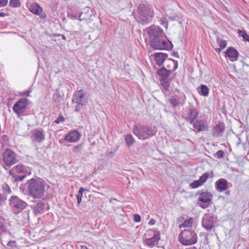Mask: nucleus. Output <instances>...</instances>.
<instances>
[{
    "label": "nucleus",
    "instance_id": "37998d69",
    "mask_svg": "<svg viewBox=\"0 0 249 249\" xmlns=\"http://www.w3.org/2000/svg\"><path fill=\"white\" fill-rule=\"evenodd\" d=\"M30 92H31V90L24 91L20 93V95L25 96H30Z\"/></svg>",
    "mask_w": 249,
    "mask_h": 249
},
{
    "label": "nucleus",
    "instance_id": "bb28decb",
    "mask_svg": "<svg viewBox=\"0 0 249 249\" xmlns=\"http://www.w3.org/2000/svg\"><path fill=\"white\" fill-rule=\"evenodd\" d=\"M193 223V218H190L187 220H185L184 222L179 225V227L180 228H185V227H192Z\"/></svg>",
    "mask_w": 249,
    "mask_h": 249
},
{
    "label": "nucleus",
    "instance_id": "20e7f679",
    "mask_svg": "<svg viewBox=\"0 0 249 249\" xmlns=\"http://www.w3.org/2000/svg\"><path fill=\"white\" fill-rule=\"evenodd\" d=\"M178 240L181 244L188 246L196 244L197 241V237L194 231L185 230L179 234Z\"/></svg>",
    "mask_w": 249,
    "mask_h": 249
},
{
    "label": "nucleus",
    "instance_id": "423d86ee",
    "mask_svg": "<svg viewBox=\"0 0 249 249\" xmlns=\"http://www.w3.org/2000/svg\"><path fill=\"white\" fill-rule=\"evenodd\" d=\"M150 45L155 50H169L172 47L170 41L161 39L160 37L151 39Z\"/></svg>",
    "mask_w": 249,
    "mask_h": 249
},
{
    "label": "nucleus",
    "instance_id": "393cba45",
    "mask_svg": "<svg viewBox=\"0 0 249 249\" xmlns=\"http://www.w3.org/2000/svg\"><path fill=\"white\" fill-rule=\"evenodd\" d=\"M30 10L34 14L40 15L42 11L40 6L37 4H33L30 8Z\"/></svg>",
    "mask_w": 249,
    "mask_h": 249
},
{
    "label": "nucleus",
    "instance_id": "cd10ccee",
    "mask_svg": "<svg viewBox=\"0 0 249 249\" xmlns=\"http://www.w3.org/2000/svg\"><path fill=\"white\" fill-rule=\"evenodd\" d=\"M84 191H89L88 189H84L83 187H81L78 191V194L76 195V198L77 200V203L79 204L82 200V197L83 196V193Z\"/></svg>",
    "mask_w": 249,
    "mask_h": 249
},
{
    "label": "nucleus",
    "instance_id": "4d7b16f0",
    "mask_svg": "<svg viewBox=\"0 0 249 249\" xmlns=\"http://www.w3.org/2000/svg\"><path fill=\"white\" fill-rule=\"evenodd\" d=\"M62 39H64V40L66 39V37H65V36L64 35H62Z\"/></svg>",
    "mask_w": 249,
    "mask_h": 249
},
{
    "label": "nucleus",
    "instance_id": "a878e982",
    "mask_svg": "<svg viewBox=\"0 0 249 249\" xmlns=\"http://www.w3.org/2000/svg\"><path fill=\"white\" fill-rule=\"evenodd\" d=\"M157 73L159 75L161 76L163 78L166 79L168 77V76L170 73V71H168L166 69H165V68H161V69L158 70Z\"/></svg>",
    "mask_w": 249,
    "mask_h": 249
},
{
    "label": "nucleus",
    "instance_id": "7ed1b4c3",
    "mask_svg": "<svg viewBox=\"0 0 249 249\" xmlns=\"http://www.w3.org/2000/svg\"><path fill=\"white\" fill-rule=\"evenodd\" d=\"M138 12L140 16L139 22L142 24L149 22L154 16V11L152 7L143 4H141L138 7Z\"/></svg>",
    "mask_w": 249,
    "mask_h": 249
},
{
    "label": "nucleus",
    "instance_id": "f704fd0d",
    "mask_svg": "<svg viewBox=\"0 0 249 249\" xmlns=\"http://www.w3.org/2000/svg\"><path fill=\"white\" fill-rule=\"evenodd\" d=\"M14 169L16 171H24V166L22 164H18L14 167Z\"/></svg>",
    "mask_w": 249,
    "mask_h": 249
},
{
    "label": "nucleus",
    "instance_id": "3c124183",
    "mask_svg": "<svg viewBox=\"0 0 249 249\" xmlns=\"http://www.w3.org/2000/svg\"><path fill=\"white\" fill-rule=\"evenodd\" d=\"M6 14L4 13L0 12V17H5Z\"/></svg>",
    "mask_w": 249,
    "mask_h": 249
},
{
    "label": "nucleus",
    "instance_id": "4c0bfd02",
    "mask_svg": "<svg viewBox=\"0 0 249 249\" xmlns=\"http://www.w3.org/2000/svg\"><path fill=\"white\" fill-rule=\"evenodd\" d=\"M7 245L10 247L15 248L17 247V243L15 241H10L7 243Z\"/></svg>",
    "mask_w": 249,
    "mask_h": 249
},
{
    "label": "nucleus",
    "instance_id": "5fc2aeb1",
    "mask_svg": "<svg viewBox=\"0 0 249 249\" xmlns=\"http://www.w3.org/2000/svg\"><path fill=\"white\" fill-rule=\"evenodd\" d=\"M151 231H147L146 233L145 234V236H147L148 234H149V232H151Z\"/></svg>",
    "mask_w": 249,
    "mask_h": 249
},
{
    "label": "nucleus",
    "instance_id": "aec40b11",
    "mask_svg": "<svg viewBox=\"0 0 249 249\" xmlns=\"http://www.w3.org/2000/svg\"><path fill=\"white\" fill-rule=\"evenodd\" d=\"M226 54L231 59V61H236L238 59V53L232 48H229L226 51Z\"/></svg>",
    "mask_w": 249,
    "mask_h": 249
},
{
    "label": "nucleus",
    "instance_id": "7c9ffc66",
    "mask_svg": "<svg viewBox=\"0 0 249 249\" xmlns=\"http://www.w3.org/2000/svg\"><path fill=\"white\" fill-rule=\"evenodd\" d=\"M9 4L12 7H18L20 6V2L19 0H10Z\"/></svg>",
    "mask_w": 249,
    "mask_h": 249
},
{
    "label": "nucleus",
    "instance_id": "dca6fc26",
    "mask_svg": "<svg viewBox=\"0 0 249 249\" xmlns=\"http://www.w3.org/2000/svg\"><path fill=\"white\" fill-rule=\"evenodd\" d=\"M80 137L81 134L78 131L74 130L67 134L65 140L70 142H75L80 140Z\"/></svg>",
    "mask_w": 249,
    "mask_h": 249
},
{
    "label": "nucleus",
    "instance_id": "4468645a",
    "mask_svg": "<svg viewBox=\"0 0 249 249\" xmlns=\"http://www.w3.org/2000/svg\"><path fill=\"white\" fill-rule=\"evenodd\" d=\"M160 233L159 231H157L153 236L145 240V244L151 248L156 245L160 239Z\"/></svg>",
    "mask_w": 249,
    "mask_h": 249
},
{
    "label": "nucleus",
    "instance_id": "58836bf2",
    "mask_svg": "<svg viewBox=\"0 0 249 249\" xmlns=\"http://www.w3.org/2000/svg\"><path fill=\"white\" fill-rule=\"evenodd\" d=\"M141 220V216L137 214L134 215V220L135 222H139Z\"/></svg>",
    "mask_w": 249,
    "mask_h": 249
},
{
    "label": "nucleus",
    "instance_id": "f257e3e1",
    "mask_svg": "<svg viewBox=\"0 0 249 249\" xmlns=\"http://www.w3.org/2000/svg\"><path fill=\"white\" fill-rule=\"evenodd\" d=\"M45 181L40 178L30 179L28 184L29 196L34 199L42 198L45 193Z\"/></svg>",
    "mask_w": 249,
    "mask_h": 249
},
{
    "label": "nucleus",
    "instance_id": "a18cd8bd",
    "mask_svg": "<svg viewBox=\"0 0 249 249\" xmlns=\"http://www.w3.org/2000/svg\"><path fill=\"white\" fill-rule=\"evenodd\" d=\"M81 105H79V104H77L76 105V106L75 107V108H74V111H76V112H79L80 110V106Z\"/></svg>",
    "mask_w": 249,
    "mask_h": 249
},
{
    "label": "nucleus",
    "instance_id": "f03ea898",
    "mask_svg": "<svg viewBox=\"0 0 249 249\" xmlns=\"http://www.w3.org/2000/svg\"><path fill=\"white\" fill-rule=\"evenodd\" d=\"M132 132L139 139L142 140L150 138L156 133V131L152 127L141 124L134 125Z\"/></svg>",
    "mask_w": 249,
    "mask_h": 249
},
{
    "label": "nucleus",
    "instance_id": "9b49d317",
    "mask_svg": "<svg viewBox=\"0 0 249 249\" xmlns=\"http://www.w3.org/2000/svg\"><path fill=\"white\" fill-rule=\"evenodd\" d=\"M150 38H160L163 35V30L159 27H150L147 29Z\"/></svg>",
    "mask_w": 249,
    "mask_h": 249
},
{
    "label": "nucleus",
    "instance_id": "c9c22d12",
    "mask_svg": "<svg viewBox=\"0 0 249 249\" xmlns=\"http://www.w3.org/2000/svg\"><path fill=\"white\" fill-rule=\"evenodd\" d=\"M2 188L5 193L9 194L11 192V190L9 186L6 183L3 184Z\"/></svg>",
    "mask_w": 249,
    "mask_h": 249
},
{
    "label": "nucleus",
    "instance_id": "c03bdc74",
    "mask_svg": "<svg viewBox=\"0 0 249 249\" xmlns=\"http://www.w3.org/2000/svg\"><path fill=\"white\" fill-rule=\"evenodd\" d=\"M26 177V176L25 175H23V176H17L16 178V180L17 181H22L23 180V179Z\"/></svg>",
    "mask_w": 249,
    "mask_h": 249
},
{
    "label": "nucleus",
    "instance_id": "c756f323",
    "mask_svg": "<svg viewBox=\"0 0 249 249\" xmlns=\"http://www.w3.org/2000/svg\"><path fill=\"white\" fill-rule=\"evenodd\" d=\"M238 33L239 36H241L243 38L244 41L249 42V35H248L245 31H243L240 30H238Z\"/></svg>",
    "mask_w": 249,
    "mask_h": 249
},
{
    "label": "nucleus",
    "instance_id": "473e14b6",
    "mask_svg": "<svg viewBox=\"0 0 249 249\" xmlns=\"http://www.w3.org/2000/svg\"><path fill=\"white\" fill-rule=\"evenodd\" d=\"M225 153L222 150L218 151L214 155V157L217 159H221L224 157Z\"/></svg>",
    "mask_w": 249,
    "mask_h": 249
},
{
    "label": "nucleus",
    "instance_id": "864d4df0",
    "mask_svg": "<svg viewBox=\"0 0 249 249\" xmlns=\"http://www.w3.org/2000/svg\"><path fill=\"white\" fill-rule=\"evenodd\" d=\"M221 49H221L220 48H216V49H215V51H216L217 53H219V52H220V51H221Z\"/></svg>",
    "mask_w": 249,
    "mask_h": 249
},
{
    "label": "nucleus",
    "instance_id": "0eeeda50",
    "mask_svg": "<svg viewBox=\"0 0 249 249\" xmlns=\"http://www.w3.org/2000/svg\"><path fill=\"white\" fill-rule=\"evenodd\" d=\"M28 105V99L26 98H21L14 104L13 110L15 113L20 115L25 111Z\"/></svg>",
    "mask_w": 249,
    "mask_h": 249
},
{
    "label": "nucleus",
    "instance_id": "b1692460",
    "mask_svg": "<svg viewBox=\"0 0 249 249\" xmlns=\"http://www.w3.org/2000/svg\"><path fill=\"white\" fill-rule=\"evenodd\" d=\"M197 89L199 93L201 95L207 96L209 94V89L205 85L202 84Z\"/></svg>",
    "mask_w": 249,
    "mask_h": 249
},
{
    "label": "nucleus",
    "instance_id": "6ab92c4d",
    "mask_svg": "<svg viewBox=\"0 0 249 249\" xmlns=\"http://www.w3.org/2000/svg\"><path fill=\"white\" fill-rule=\"evenodd\" d=\"M154 56L156 63L159 66L162 64L165 59L168 56L167 54L162 53H155Z\"/></svg>",
    "mask_w": 249,
    "mask_h": 249
},
{
    "label": "nucleus",
    "instance_id": "8fccbe9b",
    "mask_svg": "<svg viewBox=\"0 0 249 249\" xmlns=\"http://www.w3.org/2000/svg\"><path fill=\"white\" fill-rule=\"evenodd\" d=\"M200 207H201V208H202L203 209H205L207 207V204H199V205Z\"/></svg>",
    "mask_w": 249,
    "mask_h": 249
},
{
    "label": "nucleus",
    "instance_id": "49530a36",
    "mask_svg": "<svg viewBox=\"0 0 249 249\" xmlns=\"http://www.w3.org/2000/svg\"><path fill=\"white\" fill-rule=\"evenodd\" d=\"M156 223V221L154 219L151 218L148 222L149 225H154Z\"/></svg>",
    "mask_w": 249,
    "mask_h": 249
},
{
    "label": "nucleus",
    "instance_id": "79ce46f5",
    "mask_svg": "<svg viewBox=\"0 0 249 249\" xmlns=\"http://www.w3.org/2000/svg\"><path fill=\"white\" fill-rule=\"evenodd\" d=\"M8 3V0H0V7L5 6Z\"/></svg>",
    "mask_w": 249,
    "mask_h": 249
},
{
    "label": "nucleus",
    "instance_id": "9d476101",
    "mask_svg": "<svg viewBox=\"0 0 249 249\" xmlns=\"http://www.w3.org/2000/svg\"><path fill=\"white\" fill-rule=\"evenodd\" d=\"M85 91L82 89L77 91L74 95L72 102H74L81 106H85L88 102V100L85 98Z\"/></svg>",
    "mask_w": 249,
    "mask_h": 249
},
{
    "label": "nucleus",
    "instance_id": "39448f33",
    "mask_svg": "<svg viewBox=\"0 0 249 249\" xmlns=\"http://www.w3.org/2000/svg\"><path fill=\"white\" fill-rule=\"evenodd\" d=\"M217 221V217L213 213L209 211L205 213L202 218V226L206 230L210 231L213 228Z\"/></svg>",
    "mask_w": 249,
    "mask_h": 249
},
{
    "label": "nucleus",
    "instance_id": "4be33fe9",
    "mask_svg": "<svg viewBox=\"0 0 249 249\" xmlns=\"http://www.w3.org/2000/svg\"><path fill=\"white\" fill-rule=\"evenodd\" d=\"M225 129V126L223 124L219 123L218 124H216L213 127V135H218L224 131Z\"/></svg>",
    "mask_w": 249,
    "mask_h": 249
},
{
    "label": "nucleus",
    "instance_id": "a19ab883",
    "mask_svg": "<svg viewBox=\"0 0 249 249\" xmlns=\"http://www.w3.org/2000/svg\"><path fill=\"white\" fill-rule=\"evenodd\" d=\"M6 230V227L4 225V224L1 222H0V232H3V231H4Z\"/></svg>",
    "mask_w": 249,
    "mask_h": 249
},
{
    "label": "nucleus",
    "instance_id": "f3484780",
    "mask_svg": "<svg viewBox=\"0 0 249 249\" xmlns=\"http://www.w3.org/2000/svg\"><path fill=\"white\" fill-rule=\"evenodd\" d=\"M208 125L202 120H197L194 123V128L198 132L202 131H207Z\"/></svg>",
    "mask_w": 249,
    "mask_h": 249
},
{
    "label": "nucleus",
    "instance_id": "c85d7f7f",
    "mask_svg": "<svg viewBox=\"0 0 249 249\" xmlns=\"http://www.w3.org/2000/svg\"><path fill=\"white\" fill-rule=\"evenodd\" d=\"M126 144L127 146H131L135 142V140L133 139L132 136L130 134H127L125 138Z\"/></svg>",
    "mask_w": 249,
    "mask_h": 249
},
{
    "label": "nucleus",
    "instance_id": "6e6552de",
    "mask_svg": "<svg viewBox=\"0 0 249 249\" xmlns=\"http://www.w3.org/2000/svg\"><path fill=\"white\" fill-rule=\"evenodd\" d=\"M9 205L14 209L22 210L26 206V203L18 197L13 196L9 199Z\"/></svg>",
    "mask_w": 249,
    "mask_h": 249
},
{
    "label": "nucleus",
    "instance_id": "de8ad7c7",
    "mask_svg": "<svg viewBox=\"0 0 249 249\" xmlns=\"http://www.w3.org/2000/svg\"><path fill=\"white\" fill-rule=\"evenodd\" d=\"M68 18L71 19H75L77 18V17L76 16L72 15H68Z\"/></svg>",
    "mask_w": 249,
    "mask_h": 249
},
{
    "label": "nucleus",
    "instance_id": "2eb2a0df",
    "mask_svg": "<svg viewBox=\"0 0 249 249\" xmlns=\"http://www.w3.org/2000/svg\"><path fill=\"white\" fill-rule=\"evenodd\" d=\"M209 175L208 173H205L199 178V179L194 181L190 184L191 188L195 189L202 185L207 180Z\"/></svg>",
    "mask_w": 249,
    "mask_h": 249
},
{
    "label": "nucleus",
    "instance_id": "412c9836",
    "mask_svg": "<svg viewBox=\"0 0 249 249\" xmlns=\"http://www.w3.org/2000/svg\"><path fill=\"white\" fill-rule=\"evenodd\" d=\"M198 115L197 111L194 108L190 109V112L187 115V118L191 123H193Z\"/></svg>",
    "mask_w": 249,
    "mask_h": 249
},
{
    "label": "nucleus",
    "instance_id": "72a5a7b5",
    "mask_svg": "<svg viewBox=\"0 0 249 249\" xmlns=\"http://www.w3.org/2000/svg\"><path fill=\"white\" fill-rule=\"evenodd\" d=\"M170 102L173 107H176L178 105L179 102L178 100L175 98H171Z\"/></svg>",
    "mask_w": 249,
    "mask_h": 249
},
{
    "label": "nucleus",
    "instance_id": "5701e85b",
    "mask_svg": "<svg viewBox=\"0 0 249 249\" xmlns=\"http://www.w3.org/2000/svg\"><path fill=\"white\" fill-rule=\"evenodd\" d=\"M44 204L42 202L37 203L34 208L36 214L41 213L44 212Z\"/></svg>",
    "mask_w": 249,
    "mask_h": 249
},
{
    "label": "nucleus",
    "instance_id": "2f4dec72",
    "mask_svg": "<svg viewBox=\"0 0 249 249\" xmlns=\"http://www.w3.org/2000/svg\"><path fill=\"white\" fill-rule=\"evenodd\" d=\"M217 43H218L219 47L222 49L225 48L227 45V42L225 40L218 39Z\"/></svg>",
    "mask_w": 249,
    "mask_h": 249
},
{
    "label": "nucleus",
    "instance_id": "603ef678",
    "mask_svg": "<svg viewBox=\"0 0 249 249\" xmlns=\"http://www.w3.org/2000/svg\"><path fill=\"white\" fill-rule=\"evenodd\" d=\"M81 249H88V248L86 246H81Z\"/></svg>",
    "mask_w": 249,
    "mask_h": 249
},
{
    "label": "nucleus",
    "instance_id": "a211bd4d",
    "mask_svg": "<svg viewBox=\"0 0 249 249\" xmlns=\"http://www.w3.org/2000/svg\"><path fill=\"white\" fill-rule=\"evenodd\" d=\"M213 196L211 193L208 192H204L201 193L199 196V200L204 203H209L212 199Z\"/></svg>",
    "mask_w": 249,
    "mask_h": 249
},
{
    "label": "nucleus",
    "instance_id": "09e8293b",
    "mask_svg": "<svg viewBox=\"0 0 249 249\" xmlns=\"http://www.w3.org/2000/svg\"><path fill=\"white\" fill-rule=\"evenodd\" d=\"M164 85H163V88L165 90H167L168 89L169 85L167 82H164Z\"/></svg>",
    "mask_w": 249,
    "mask_h": 249
},
{
    "label": "nucleus",
    "instance_id": "6e6d98bb",
    "mask_svg": "<svg viewBox=\"0 0 249 249\" xmlns=\"http://www.w3.org/2000/svg\"><path fill=\"white\" fill-rule=\"evenodd\" d=\"M178 67V64H177V62L176 61V64H175V66H174V68L175 69H176Z\"/></svg>",
    "mask_w": 249,
    "mask_h": 249
},
{
    "label": "nucleus",
    "instance_id": "1a4fd4ad",
    "mask_svg": "<svg viewBox=\"0 0 249 249\" xmlns=\"http://www.w3.org/2000/svg\"><path fill=\"white\" fill-rule=\"evenodd\" d=\"M3 159L7 165H13L17 161L16 153L8 148L3 152Z\"/></svg>",
    "mask_w": 249,
    "mask_h": 249
},
{
    "label": "nucleus",
    "instance_id": "13d9d810",
    "mask_svg": "<svg viewBox=\"0 0 249 249\" xmlns=\"http://www.w3.org/2000/svg\"><path fill=\"white\" fill-rule=\"evenodd\" d=\"M82 14V12H81V14H80L79 17V18L81 17V16Z\"/></svg>",
    "mask_w": 249,
    "mask_h": 249
},
{
    "label": "nucleus",
    "instance_id": "ddd939ff",
    "mask_svg": "<svg viewBox=\"0 0 249 249\" xmlns=\"http://www.w3.org/2000/svg\"><path fill=\"white\" fill-rule=\"evenodd\" d=\"M229 182L224 178H220L215 182V189L219 192H223L229 188Z\"/></svg>",
    "mask_w": 249,
    "mask_h": 249
},
{
    "label": "nucleus",
    "instance_id": "e433bc0d",
    "mask_svg": "<svg viewBox=\"0 0 249 249\" xmlns=\"http://www.w3.org/2000/svg\"><path fill=\"white\" fill-rule=\"evenodd\" d=\"M82 149V145H78L76 146H74L72 149V151L74 153H78L81 151Z\"/></svg>",
    "mask_w": 249,
    "mask_h": 249
},
{
    "label": "nucleus",
    "instance_id": "f8f14e48",
    "mask_svg": "<svg viewBox=\"0 0 249 249\" xmlns=\"http://www.w3.org/2000/svg\"><path fill=\"white\" fill-rule=\"evenodd\" d=\"M31 138L33 142H41L45 140V132L43 130H34L32 132Z\"/></svg>",
    "mask_w": 249,
    "mask_h": 249
},
{
    "label": "nucleus",
    "instance_id": "ea45409f",
    "mask_svg": "<svg viewBox=\"0 0 249 249\" xmlns=\"http://www.w3.org/2000/svg\"><path fill=\"white\" fill-rule=\"evenodd\" d=\"M64 121V118L62 116H59L54 122L56 124H58L60 122H63Z\"/></svg>",
    "mask_w": 249,
    "mask_h": 249
},
{
    "label": "nucleus",
    "instance_id": "bf43d9fd",
    "mask_svg": "<svg viewBox=\"0 0 249 249\" xmlns=\"http://www.w3.org/2000/svg\"><path fill=\"white\" fill-rule=\"evenodd\" d=\"M9 173H10L11 175H12V172H10Z\"/></svg>",
    "mask_w": 249,
    "mask_h": 249
}]
</instances>
